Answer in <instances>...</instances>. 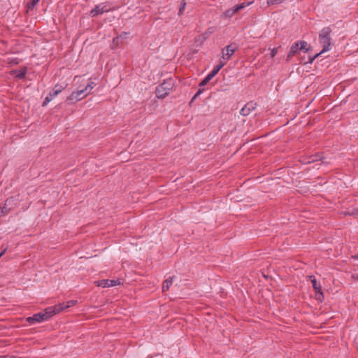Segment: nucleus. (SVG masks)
Returning a JSON list of instances; mask_svg holds the SVG:
<instances>
[{
    "mask_svg": "<svg viewBox=\"0 0 358 358\" xmlns=\"http://www.w3.org/2000/svg\"><path fill=\"white\" fill-rule=\"evenodd\" d=\"M332 30L330 27H324L319 33V41L322 45V50L313 57H309L307 63L312 64L315 59L324 52L329 51L331 48V33Z\"/></svg>",
    "mask_w": 358,
    "mask_h": 358,
    "instance_id": "nucleus-1",
    "label": "nucleus"
},
{
    "mask_svg": "<svg viewBox=\"0 0 358 358\" xmlns=\"http://www.w3.org/2000/svg\"><path fill=\"white\" fill-rule=\"evenodd\" d=\"M175 86L173 79L169 78L165 80L162 84L158 85L155 90L156 96L158 99H164L172 91Z\"/></svg>",
    "mask_w": 358,
    "mask_h": 358,
    "instance_id": "nucleus-2",
    "label": "nucleus"
},
{
    "mask_svg": "<svg viewBox=\"0 0 358 358\" xmlns=\"http://www.w3.org/2000/svg\"><path fill=\"white\" fill-rule=\"evenodd\" d=\"M87 93L85 92V90H80L76 92H73L70 96H69L66 100V101L69 104L75 103L77 101L83 99L87 96Z\"/></svg>",
    "mask_w": 358,
    "mask_h": 358,
    "instance_id": "nucleus-3",
    "label": "nucleus"
},
{
    "mask_svg": "<svg viewBox=\"0 0 358 358\" xmlns=\"http://www.w3.org/2000/svg\"><path fill=\"white\" fill-rule=\"evenodd\" d=\"M112 9L108 7L106 2L102 3L96 5L95 7L92 10H91L90 15L92 17H96L99 15L109 12Z\"/></svg>",
    "mask_w": 358,
    "mask_h": 358,
    "instance_id": "nucleus-4",
    "label": "nucleus"
},
{
    "mask_svg": "<svg viewBox=\"0 0 358 358\" xmlns=\"http://www.w3.org/2000/svg\"><path fill=\"white\" fill-rule=\"evenodd\" d=\"M251 3L250 2H248V3H240V4H238V5H236L235 6H234L233 8H229L227 10H225L223 14H222V16L224 17H227V18H230L234 14H236V13H238L239 10L243 9L244 8H245L248 5L250 4Z\"/></svg>",
    "mask_w": 358,
    "mask_h": 358,
    "instance_id": "nucleus-5",
    "label": "nucleus"
},
{
    "mask_svg": "<svg viewBox=\"0 0 358 358\" xmlns=\"http://www.w3.org/2000/svg\"><path fill=\"white\" fill-rule=\"evenodd\" d=\"M94 283L98 287H110L120 285L122 283V281L120 279H117V280L106 279V280H100L95 281Z\"/></svg>",
    "mask_w": 358,
    "mask_h": 358,
    "instance_id": "nucleus-6",
    "label": "nucleus"
},
{
    "mask_svg": "<svg viewBox=\"0 0 358 358\" xmlns=\"http://www.w3.org/2000/svg\"><path fill=\"white\" fill-rule=\"evenodd\" d=\"M311 283L313 289L315 291V298L318 301H322L324 299V295L322 291L321 285L317 282L316 279L313 278L311 280Z\"/></svg>",
    "mask_w": 358,
    "mask_h": 358,
    "instance_id": "nucleus-7",
    "label": "nucleus"
},
{
    "mask_svg": "<svg viewBox=\"0 0 358 358\" xmlns=\"http://www.w3.org/2000/svg\"><path fill=\"white\" fill-rule=\"evenodd\" d=\"M257 106V103L253 101L247 103L244 107H243L240 111L241 115L243 116L248 115L252 111H253Z\"/></svg>",
    "mask_w": 358,
    "mask_h": 358,
    "instance_id": "nucleus-8",
    "label": "nucleus"
},
{
    "mask_svg": "<svg viewBox=\"0 0 358 358\" xmlns=\"http://www.w3.org/2000/svg\"><path fill=\"white\" fill-rule=\"evenodd\" d=\"M44 315L42 314V313H36L34 314L33 316L31 317H28L27 319H26V321L29 324H34L37 322H43L44 321V317H43Z\"/></svg>",
    "mask_w": 358,
    "mask_h": 358,
    "instance_id": "nucleus-9",
    "label": "nucleus"
},
{
    "mask_svg": "<svg viewBox=\"0 0 358 358\" xmlns=\"http://www.w3.org/2000/svg\"><path fill=\"white\" fill-rule=\"evenodd\" d=\"M236 51V48L232 46V45H227L222 50V59L224 60H229L230 57L234 55Z\"/></svg>",
    "mask_w": 358,
    "mask_h": 358,
    "instance_id": "nucleus-10",
    "label": "nucleus"
},
{
    "mask_svg": "<svg viewBox=\"0 0 358 358\" xmlns=\"http://www.w3.org/2000/svg\"><path fill=\"white\" fill-rule=\"evenodd\" d=\"M67 86V84L65 85H60L57 84L55 87L50 92V96L52 97H55L57 96L60 92H62Z\"/></svg>",
    "mask_w": 358,
    "mask_h": 358,
    "instance_id": "nucleus-11",
    "label": "nucleus"
},
{
    "mask_svg": "<svg viewBox=\"0 0 358 358\" xmlns=\"http://www.w3.org/2000/svg\"><path fill=\"white\" fill-rule=\"evenodd\" d=\"M41 313H42V314L44 315V316H43L44 321L48 320V319L52 317L53 315L57 314L53 306L47 308L46 309H45V310L43 312H41Z\"/></svg>",
    "mask_w": 358,
    "mask_h": 358,
    "instance_id": "nucleus-12",
    "label": "nucleus"
},
{
    "mask_svg": "<svg viewBox=\"0 0 358 358\" xmlns=\"http://www.w3.org/2000/svg\"><path fill=\"white\" fill-rule=\"evenodd\" d=\"M11 73L17 79H24L27 74V69L13 70Z\"/></svg>",
    "mask_w": 358,
    "mask_h": 358,
    "instance_id": "nucleus-13",
    "label": "nucleus"
},
{
    "mask_svg": "<svg viewBox=\"0 0 358 358\" xmlns=\"http://www.w3.org/2000/svg\"><path fill=\"white\" fill-rule=\"evenodd\" d=\"M299 50V42L294 43L290 48V50L287 55V59L294 56Z\"/></svg>",
    "mask_w": 358,
    "mask_h": 358,
    "instance_id": "nucleus-14",
    "label": "nucleus"
},
{
    "mask_svg": "<svg viewBox=\"0 0 358 358\" xmlns=\"http://www.w3.org/2000/svg\"><path fill=\"white\" fill-rule=\"evenodd\" d=\"M173 277H170V278L166 279L163 282V285H162V292H166V291L169 290L170 286L173 284Z\"/></svg>",
    "mask_w": 358,
    "mask_h": 358,
    "instance_id": "nucleus-15",
    "label": "nucleus"
},
{
    "mask_svg": "<svg viewBox=\"0 0 358 358\" xmlns=\"http://www.w3.org/2000/svg\"><path fill=\"white\" fill-rule=\"evenodd\" d=\"M66 303H59L58 305L53 306V308H54L56 313H59L61 311L68 308V307H66Z\"/></svg>",
    "mask_w": 358,
    "mask_h": 358,
    "instance_id": "nucleus-16",
    "label": "nucleus"
},
{
    "mask_svg": "<svg viewBox=\"0 0 358 358\" xmlns=\"http://www.w3.org/2000/svg\"><path fill=\"white\" fill-rule=\"evenodd\" d=\"M344 215L357 216L358 215V208H352L343 213Z\"/></svg>",
    "mask_w": 358,
    "mask_h": 358,
    "instance_id": "nucleus-17",
    "label": "nucleus"
},
{
    "mask_svg": "<svg viewBox=\"0 0 358 358\" xmlns=\"http://www.w3.org/2000/svg\"><path fill=\"white\" fill-rule=\"evenodd\" d=\"M320 159H321V157L319 154H317L315 155L310 156L308 158V160L307 162H303V163L310 164V163L315 162L316 161H318Z\"/></svg>",
    "mask_w": 358,
    "mask_h": 358,
    "instance_id": "nucleus-18",
    "label": "nucleus"
},
{
    "mask_svg": "<svg viewBox=\"0 0 358 358\" xmlns=\"http://www.w3.org/2000/svg\"><path fill=\"white\" fill-rule=\"evenodd\" d=\"M96 86V84L91 81L87 84V85L85 87V88L83 89L85 90V92L87 93V94H90L91 92V90Z\"/></svg>",
    "mask_w": 358,
    "mask_h": 358,
    "instance_id": "nucleus-19",
    "label": "nucleus"
},
{
    "mask_svg": "<svg viewBox=\"0 0 358 358\" xmlns=\"http://www.w3.org/2000/svg\"><path fill=\"white\" fill-rule=\"evenodd\" d=\"M299 42V50H305V52H308V48H306V46L308 45V43L306 41H298Z\"/></svg>",
    "mask_w": 358,
    "mask_h": 358,
    "instance_id": "nucleus-20",
    "label": "nucleus"
},
{
    "mask_svg": "<svg viewBox=\"0 0 358 358\" xmlns=\"http://www.w3.org/2000/svg\"><path fill=\"white\" fill-rule=\"evenodd\" d=\"M9 210H10V208H8L6 207V203H4V206H3L2 208H0V217L6 215Z\"/></svg>",
    "mask_w": 358,
    "mask_h": 358,
    "instance_id": "nucleus-21",
    "label": "nucleus"
},
{
    "mask_svg": "<svg viewBox=\"0 0 358 358\" xmlns=\"http://www.w3.org/2000/svg\"><path fill=\"white\" fill-rule=\"evenodd\" d=\"M185 6H186V1H185V0H182L181 3H180V8H179V11H178V15H181L182 14V12L184 10Z\"/></svg>",
    "mask_w": 358,
    "mask_h": 358,
    "instance_id": "nucleus-22",
    "label": "nucleus"
},
{
    "mask_svg": "<svg viewBox=\"0 0 358 358\" xmlns=\"http://www.w3.org/2000/svg\"><path fill=\"white\" fill-rule=\"evenodd\" d=\"M203 91H204L203 89H199V90L196 92V93L192 97L190 102L191 103L193 102L201 93H203Z\"/></svg>",
    "mask_w": 358,
    "mask_h": 358,
    "instance_id": "nucleus-23",
    "label": "nucleus"
},
{
    "mask_svg": "<svg viewBox=\"0 0 358 358\" xmlns=\"http://www.w3.org/2000/svg\"><path fill=\"white\" fill-rule=\"evenodd\" d=\"M284 1L285 0H267V3L268 5H273V4L280 3Z\"/></svg>",
    "mask_w": 358,
    "mask_h": 358,
    "instance_id": "nucleus-24",
    "label": "nucleus"
},
{
    "mask_svg": "<svg viewBox=\"0 0 358 358\" xmlns=\"http://www.w3.org/2000/svg\"><path fill=\"white\" fill-rule=\"evenodd\" d=\"M77 303V301H74V300H71V301H67L66 303V307H68V308H70V307H72L76 303Z\"/></svg>",
    "mask_w": 358,
    "mask_h": 358,
    "instance_id": "nucleus-25",
    "label": "nucleus"
},
{
    "mask_svg": "<svg viewBox=\"0 0 358 358\" xmlns=\"http://www.w3.org/2000/svg\"><path fill=\"white\" fill-rule=\"evenodd\" d=\"M40 0H31L29 2V7H34L35 6L39 1Z\"/></svg>",
    "mask_w": 358,
    "mask_h": 358,
    "instance_id": "nucleus-26",
    "label": "nucleus"
},
{
    "mask_svg": "<svg viewBox=\"0 0 358 358\" xmlns=\"http://www.w3.org/2000/svg\"><path fill=\"white\" fill-rule=\"evenodd\" d=\"M54 97H52L50 96V94H48V96H46V98L45 99V101L43 103V106H45L47 104V103L50 102Z\"/></svg>",
    "mask_w": 358,
    "mask_h": 358,
    "instance_id": "nucleus-27",
    "label": "nucleus"
},
{
    "mask_svg": "<svg viewBox=\"0 0 358 358\" xmlns=\"http://www.w3.org/2000/svg\"><path fill=\"white\" fill-rule=\"evenodd\" d=\"M278 53V48H274L271 50V57L273 58Z\"/></svg>",
    "mask_w": 358,
    "mask_h": 358,
    "instance_id": "nucleus-28",
    "label": "nucleus"
},
{
    "mask_svg": "<svg viewBox=\"0 0 358 358\" xmlns=\"http://www.w3.org/2000/svg\"><path fill=\"white\" fill-rule=\"evenodd\" d=\"M215 76L214 75V72H210V73H208L206 78L207 80H208V81H210L211 79H213V78H214Z\"/></svg>",
    "mask_w": 358,
    "mask_h": 358,
    "instance_id": "nucleus-29",
    "label": "nucleus"
},
{
    "mask_svg": "<svg viewBox=\"0 0 358 358\" xmlns=\"http://www.w3.org/2000/svg\"><path fill=\"white\" fill-rule=\"evenodd\" d=\"M208 80H207L206 78L201 80V82L199 83V87H203V86H205L206 85L208 84Z\"/></svg>",
    "mask_w": 358,
    "mask_h": 358,
    "instance_id": "nucleus-30",
    "label": "nucleus"
},
{
    "mask_svg": "<svg viewBox=\"0 0 358 358\" xmlns=\"http://www.w3.org/2000/svg\"><path fill=\"white\" fill-rule=\"evenodd\" d=\"M221 69L220 68V66H218L217 65H216L213 71L211 72H214V75L216 76L217 73L219 72V71Z\"/></svg>",
    "mask_w": 358,
    "mask_h": 358,
    "instance_id": "nucleus-31",
    "label": "nucleus"
},
{
    "mask_svg": "<svg viewBox=\"0 0 358 358\" xmlns=\"http://www.w3.org/2000/svg\"><path fill=\"white\" fill-rule=\"evenodd\" d=\"M226 64V62L220 61V64H217L220 69H222Z\"/></svg>",
    "mask_w": 358,
    "mask_h": 358,
    "instance_id": "nucleus-32",
    "label": "nucleus"
},
{
    "mask_svg": "<svg viewBox=\"0 0 358 358\" xmlns=\"http://www.w3.org/2000/svg\"><path fill=\"white\" fill-rule=\"evenodd\" d=\"M226 64V62L220 61V64H217L220 69H222Z\"/></svg>",
    "mask_w": 358,
    "mask_h": 358,
    "instance_id": "nucleus-33",
    "label": "nucleus"
},
{
    "mask_svg": "<svg viewBox=\"0 0 358 358\" xmlns=\"http://www.w3.org/2000/svg\"><path fill=\"white\" fill-rule=\"evenodd\" d=\"M226 64V62L220 61V64H217L220 69H222Z\"/></svg>",
    "mask_w": 358,
    "mask_h": 358,
    "instance_id": "nucleus-34",
    "label": "nucleus"
},
{
    "mask_svg": "<svg viewBox=\"0 0 358 358\" xmlns=\"http://www.w3.org/2000/svg\"><path fill=\"white\" fill-rule=\"evenodd\" d=\"M127 32H122L120 35V37L122 38H126L127 37Z\"/></svg>",
    "mask_w": 358,
    "mask_h": 358,
    "instance_id": "nucleus-35",
    "label": "nucleus"
},
{
    "mask_svg": "<svg viewBox=\"0 0 358 358\" xmlns=\"http://www.w3.org/2000/svg\"><path fill=\"white\" fill-rule=\"evenodd\" d=\"M6 251V248L3 249L0 253H2V255H3L5 254Z\"/></svg>",
    "mask_w": 358,
    "mask_h": 358,
    "instance_id": "nucleus-36",
    "label": "nucleus"
},
{
    "mask_svg": "<svg viewBox=\"0 0 358 358\" xmlns=\"http://www.w3.org/2000/svg\"><path fill=\"white\" fill-rule=\"evenodd\" d=\"M13 63H15V64H18V62L17 61V59H15V61H13Z\"/></svg>",
    "mask_w": 358,
    "mask_h": 358,
    "instance_id": "nucleus-37",
    "label": "nucleus"
},
{
    "mask_svg": "<svg viewBox=\"0 0 358 358\" xmlns=\"http://www.w3.org/2000/svg\"><path fill=\"white\" fill-rule=\"evenodd\" d=\"M2 256H3V255H2V253H0V258H1Z\"/></svg>",
    "mask_w": 358,
    "mask_h": 358,
    "instance_id": "nucleus-38",
    "label": "nucleus"
}]
</instances>
